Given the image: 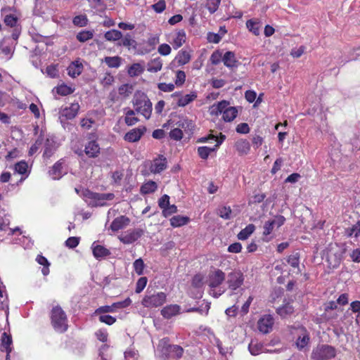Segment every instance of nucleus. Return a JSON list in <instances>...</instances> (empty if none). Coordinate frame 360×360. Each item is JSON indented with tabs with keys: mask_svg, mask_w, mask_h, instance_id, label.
Listing matches in <instances>:
<instances>
[{
	"mask_svg": "<svg viewBox=\"0 0 360 360\" xmlns=\"http://www.w3.org/2000/svg\"><path fill=\"white\" fill-rule=\"evenodd\" d=\"M162 68V60L160 57L155 58L147 64V70L150 72H158Z\"/></svg>",
	"mask_w": 360,
	"mask_h": 360,
	"instance_id": "29",
	"label": "nucleus"
},
{
	"mask_svg": "<svg viewBox=\"0 0 360 360\" xmlns=\"http://www.w3.org/2000/svg\"><path fill=\"white\" fill-rule=\"evenodd\" d=\"M167 159L163 155L155 158L150 166V170L153 174L162 172L167 168Z\"/></svg>",
	"mask_w": 360,
	"mask_h": 360,
	"instance_id": "17",
	"label": "nucleus"
},
{
	"mask_svg": "<svg viewBox=\"0 0 360 360\" xmlns=\"http://www.w3.org/2000/svg\"><path fill=\"white\" fill-rule=\"evenodd\" d=\"M221 0H207L206 8L210 13H214L219 8Z\"/></svg>",
	"mask_w": 360,
	"mask_h": 360,
	"instance_id": "56",
	"label": "nucleus"
},
{
	"mask_svg": "<svg viewBox=\"0 0 360 360\" xmlns=\"http://www.w3.org/2000/svg\"><path fill=\"white\" fill-rule=\"evenodd\" d=\"M143 234L141 229H129L122 233L120 236V240L124 244H131L140 238Z\"/></svg>",
	"mask_w": 360,
	"mask_h": 360,
	"instance_id": "12",
	"label": "nucleus"
},
{
	"mask_svg": "<svg viewBox=\"0 0 360 360\" xmlns=\"http://www.w3.org/2000/svg\"><path fill=\"white\" fill-rule=\"evenodd\" d=\"M50 0H36L34 14L38 16L44 17L46 14L49 7L47 3Z\"/></svg>",
	"mask_w": 360,
	"mask_h": 360,
	"instance_id": "23",
	"label": "nucleus"
},
{
	"mask_svg": "<svg viewBox=\"0 0 360 360\" xmlns=\"http://www.w3.org/2000/svg\"><path fill=\"white\" fill-rule=\"evenodd\" d=\"M84 152L89 158H96L100 153L99 145L96 141H91L85 146Z\"/></svg>",
	"mask_w": 360,
	"mask_h": 360,
	"instance_id": "22",
	"label": "nucleus"
},
{
	"mask_svg": "<svg viewBox=\"0 0 360 360\" xmlns=\"http://www.w3.org/2000/svg\"><path fill=\"white\" fill-rule=\"evenodd\" d=\"M218 214L224 219H230L232 217V211L229 206H221L218 209Z\"/></svg>",
	"mask_w": 360,
	"mask_h": 360,
	"instance_id": "51",
	"label": "nucleus"
},
{
	"mask_svg": "<svg viewBox=\"0 0 360 360\" xmlns=\"http://www.w3.org/2000/svg\"><path fill=\"white\" fill-rule=\"evenodd\" d=\"M196 98V92L192 91L188 94L181 96L177 101V105L179 107H185L186 105L195 100Z\"/></svg>",
	"mask_w": 360,
	"mask_h": 360,
	"instance_id": "33",
	"label": "nucleus"
},
{
	"mask_svg": "<svg viewBox=\"0 0 360 360\" xmlns=\"http://www.w3.org/2000/svg\"><path fill=\"white\" fill-rule=\"evenodd\" d=\"M337 350L332 345L320 344L312 349L311 358L313 360H330L335 358Z\"/></svg>",
	"mask_w": 360,
	"mask_h": 360,
	"instance_id": "5",
	"label": "nucleus"
},
{
	"mask_svg": "<svg viewBox=\"0 0 360 360\" xmlns=\"http://www.w3.org/2000/svg\"><path fill=\"white\" fill-rule=\"evenodd\" d=\"M235 148L240 155H247L250 150V144L248 140L240 139L236 142Z\"/></svg>",
	"mask_w": 360,
	"mask_h": 360,
	"instance_id": "26",
	"label": "nucleus"
},
{
	"mask_svg": "<svg viewBox=\"0 0 360 360\" xmlns=\"http://www.w3.org/2000/svg\"><path fill=\"white\" fill-rule=\"evenodd\" d=\"M310 337L309 333L304 328H300V333L296 340L297 347L301 350L307 347L309 342Z\"/></svg>",
	"mask_w": 360,
	"mask_h": 360,
	"instance_id": "20",
	"label": "nucleus"
},
{
	"mask_svg": "<svg viewBox=\"0 0 360 360\" xmlns=\"http://www.w3.org/2000/svg\"><path fill=\"white\" fill-rule=\"evenodd\" d=\"M188 221V217L181 215H176L170 219V224L173 227H180L186 225Z\"/></svg>",
	"mask_w": 360,
	"mask_h": 360,
	"instance_id": "42",
	"label": "nucleus"
},
{
	"mask_svg": "<svg viewBox=\"0 0 360 360\" xmlns=\"http://www.w3.org/2000/svg\"><path fill=\"white\" fill-rule=\"evenodd\" d=\"M287 262L292 268L297 269V273L301 272L300 269V255L298 252L289 255L287 258Z\"/></svg>",
	"mask_w": 360,
	"mask_h": 360,
	"instance_id": "45",
	"label": "nucleus"
},
{
	"mask_svg": "<svg viewBox=\"0 0 360 360\" xmlns=\"http://www.w3.org/2000/svg\"><path fill=\"white\" fill-rule=\"evenodd\" d=\"M135 110L124 109V122L128 126H133L139 122V118L135 117Z\"/></svg>",
	"mask_w": 360,
	"mask_h": 360,
	"instance_id": "36",
	"label": "nucleus"
},
{
	"mask_svg": "<svg viewBox=\"0 0 360 360\" xmlns=\"http://www.w3.org/2000/svg\"><path fill=\"white\" fill-rule=\"evenodd\" d=\"M203 276L201 274H196L192 280V285L195 288H200L203 285Z\"/></svg>",
	"mask_w": 360,
	"mask_h": 360,
	"instance_id": "64",
	"label": "nucleus"
},
{
	"mask_svg": "<svg viewBox=\"0 0 360 360\" xmlns=\"http://www.w3.org/2000/svg\"><path fill=\"white\" fill-rule=\"evenodd\" d=\"M85 201L92 207L105 206L107 201L112 200L115 195L112 193H94L89 190L82 191Z\"/></svg>",
	"mask_w": 360,
	"mask_h": 360,
	"instance_id": "4",
	"label": "nucleus"
},
{
	"mask_svg": "<svg viewBox=\"0 0 360 360\" xmlns=\"http://www.w3.org/2000/svg\"><path fill=\"white\" fill-rule=\"evenodd\" d=\"M129 223V219L125 216H120L114 219L112 221L110 229L112 232L118 231L126 227Z\"/></svg>",
	"mask_w": 360,
	"mask_h": 360,
	"instance_id": "19",
	"label": "nucleus"
},
{
	"mask_svg": "<svg viewBox=\"0 0 360 360\" xmlns=\"http://www.w3.org/2000/svg\"><path fill=\"white\" fill-rule=\"evenodd\" d=\"M184 354V349L177 345H170L167 338L161 339L155 351V356L160 360H167L169 358L179 359Z\"/></svg>",
	"mask_w": 360,
	"mask_h": 360,
	"instance_id": "1",
	"label": "nucleus"
},
{
	"mask_svg": "<svg viewBox=\"0 0 360 360\" xmlns=\"http://www.w3.org/2000/svg\"><path fill=\"white\" fill-rule=\"evenodd\" d=\"M51 324L53 328L59 332L63 333L68 329V320L64 311L60 307H55L51 310Z\"/></svg>",
	"mask_w": 360,
	"mask_h": 360,
	"instance_id": "6",
	"label": "nucleus"
},
{
	"mask_svg": "<svg viewBox=\"0 0 360 360\" xmlns=\"http://www.w3.org/2000/svg\"><path fill=\"white\" fill-rule=\"evenodd\" d=\"M248 350L252 355L256 356L264 352V345L256 340H252L248 345Z\"/></svg>",
	"mask_w": 360,
	"mask_h": 360,
	"instance_id": "31",
	"label": "nucleus"
},
{
	"mask_svg": "<svg viewBox=\"0 0 360 360\" xmlns=\"http://www.w3.org/2000/svg\"><path fill=\"white\" fill-rule=\"evenodd\" d=\"M178 127L183 129L185 131H191L194 127L192 120L184 118L178 122Z\"/></svg>",
	"mask_w": 360,
	"mask_h": 360,
	"instance_id": "49",
	"label": "nucleus"
},
{
	"mask_svg": "<svg viewBox=\"0 0 360 360\" xmlns=\"http://www.w3.org/2000/svg\"><path fill=\"white\" fill-rule=\"evenodd\" d=\"M103 62L110 68H118L121 65L122 58L120 56H106Z\"/></svg>",
	"mask_w": 360,
	"mask_h": 360,
	"instance_id": "38",
	"label": "nucleus"
},
{
	"mask_svg": "<svg viewBox=\"0 0 360 360\" xmlns=\"http://www.w3.org/2000/svg\"><path fill=\"white\" fill-rule=\"evenodd\" d=\"M144 71V67L139 63H134L128 68L127 73L130 77H136L141 75Z\"/></svg>",
	"mask_w": 360,
	"mask_h": 360,
	"instance_id": "41",
	"label": "nucleus"
},
{
	"mask_svg": "<svg viewBox=\"0 0 360 360\" xmlns=\"http://www.w3.org/2000/svg\"><path fill=\"white\" fill-rule=\"evenodd\" d=\"M216 150L217 149L214 146L213 148L200 146L198 148V154L202 159L206 160L209 157L210 154Z\"/></svg>",
	"mask_w": 360,
	"mask_h": 360,
	"instance_id": "46",
	"label": "nucleus"
},
{
	"mask_svg": "<svg viewBox=\"0 0 360 360\" xmlns=\"http://www.w3.org/2000/svg\"><path fill=\"white\" fill-rule=\"evenodd\" d=\"M255 230L254 224H248L245 229H242L238 234V238L241 240H246Z\"/></svg>",
	"mask_w": 360,
	"mask_h": 360,
	"instance_id": "43",
	"label": "nucleus"
},
{
	"mask_svg": "<svg viewBox=\"0 0 360 360\" xmlns=\"http://www.w3.org/2000/svg\"><path fill=\"white\" fill-rule=\"evenodd\" d=\"M57 148L56 142L52 139H47L44 146V157L49 158Z\"/></svg>",
	"mask_w": 360,
	"mask_h": 360,
	"instance_id": "30",
	"label": "nucleus"
},
{
	"mask_svg": "<svg viewBox=\"0 0 360 360\" xmlns=\"http://www.w3.org/2000/svg\"><path fill=\"white\" fill-rule=\"evenodd\" d=\"M67 70L70 77L75 78L82 73L83 65L79 60H75L70 64Z\"/></svg>",
	"mask_w": 360,
	"mask_h": 360,
	"instance_id": "24",
	"label": "nucleus"
},
{
	"mask_svg": "<svg viewBox=\"0 0 360 360\" xmlns=\"http://www.w3.org/2000/svg\"><path fill=\"white\" fill-rule=\"evenodd\" d=\"M134 271L138 275H142L143 274V269L145 267L144 262L142 259L139 258L134 261L133 264Z\"/></svg>",
	"mask_w": 360,
	"mask_h": 360,
	"instance_id": "55",
	"label": "nucleus"
},
{
	"mask_svg": "<svg viewBox=\"0 0 360 360\" xmlns=\"http://www.w3.org/2000/svg\"><path fill=\"white\" fill-rule=\"evenodd\" d=\"M15 172L18 174L25 175V177L21 178L22 182L28 176V165L25 161H20L15 165Z\"/></svg>",
	"mask_w": 360,
	"mask_h": 360,
	"instance_id": "40",
	"label": "nucleus"
},
{
	"mask_svg": "<svg viewBox=\"0 0 360 360\" xmlns=\"http://www.w3.org/2000/svg\"><path fill=\"white\" fill-rule=\"evenodd\" d=\"M94 37V32L91 30H82L77 34V39L80 42H85Z\"/></svg>",
	"mask_w": 360,
	"mask_h": 360,
	"instance_id": "48",
	"label": "nucleus"
},
{
	"mask_svg": "<svg viewBox=\"0 0 360 360\" xmlns=\"http://www.w3.org/2000/svg\"><path fill=\"white\" fill-rule=\"evenodd\" d=\"M79 108L78 103H73L69 107L62 109L60 111L59 117L61 124H63L65 120L75 118L79 112Z\"/></svg>",
	"mask_w": 360,
	"mask_h": 360,
	"instance_id": "13",
	"label": "nucleus"
},
{
	"mask_svg": "<svg viewBox=\"0 0 360 360\" xmlns=\"http://www.w3.org/2000/svg\"><path fill=\"white\" fill-rule=\"evenodd\" d=\"M63 165L64 160L62 159L53 165L49 172V174L52 179L58 180L67 173V169Z\"/></svg>",
	"mask_w": 360,
	"mask_h": 360,
	"instance_id": "15",
	"label": "nucleus"
},
{
	"mask_svg": "<svg viewBox=\"0 0 360 360\" xmlns=\"http://www.w3.org/2000/svg\"><path fill=\"white\" fill-rule=\"evenodd\" d=\"M346 233L348 236H354L355 238H357L360 235V220L351 228L347 229Z\"/></svg>",
	"mask_w": 360,
	"mask_h": 360,
	"instance_id": "53",
	"label": "nucleus"
},
{
	"mask_svg": "<svg viewBox=\"0 0 360 360\" xmlns=\"http://www.w3.org/2000/svg\"><path fill=\"white\" fill-rule=\"evenodd\" d=\"M285 218L282 215H276L274 218L265 221L263 226V236H269L275 229H278L284 224Z\"/></svg>",
	"mask_w": 360,
	"mask_h": 360,
	"instance_id": "9",
	"label": "nucleus"
},
{
	"mask_svg": "<svg viewBox=\"0 0 360 360\" xmlns=\"http://www.w3.org/2000/svg\"><path fill=\"white\" fill-rule=\"evenodd\" d=\"M147 281L148 280L146 277H141L138 280L135 290L136 293H140L141 291H143L147 284Z\"/></svg>",
	"mask_w": 360,
	"mask_h": 360,
	"instance_id": "63",
	"label": "nucleus"
},
{
	"mask_svg": "<svg viewBox=\"0 0 360 360\" xmlns=\"http://www.w3.org/2000/svg\"><path fill=\"white\" fill-rule=\"evenodd\" d=\"M225 280V274L220 269L215 270L209 275L208 285L210 288V295L217 298L224 292L221 288L216 290Z\"/></svg>",
	"mask_w": 360,
	"mask_h": 360,
	"instance_id": "7",
	"label": "nucleus"
},
{
	"mask_svg": "<svg viewBox=\"0 0 360 360\" xmlns=\"http://www.w3.org/2000/svg\"><path fill=\"white\" fill-rule=\"evenodd\" d=\"M146 131V129L145 127L132 129L124 135V139L126 141L130 143L136 142L141 139Z\"/></svg>",
	"mask_w": 360,
	"mask_h": 360,
	"instance_id": "16",
	"label": "nucleus"
},
{
	"mask_svg": "<svg viewBox=\"0 0 360 360\" xmlns=\"http://www.w3.org/2000/svg\"><path fill=\"white\" fill-rule=\"evenodd\" d=\"M133 91V86L129 84H124L118 89V93L120 96L126 98L131 94Z\"/></svg>",
	"mask_w": 360,
	"mask_h": 360,
	"instance_id": "50",
	"label": "nucleus"
},
{
	"mask_svg": "<svg viewBox=\"0 0 360 360\" xmlns=\"http://www.w3.org/2000/svg\"><path fill=\"white\" fill-rule=\"evenodd\" d=\"M223 56L222 51L220 50L214 51L210 58L211 63L214 65H218L222 61Z\"/></svg>",
	"mask_w": 360,
	"mask_h": 360,
	"instance_id": "54",
	"label": "nucleus"
},
{
	"mask_svg": "<svg viewBox=\"0 0 360 360\" xmlns=\"http://www.w3.org/2000/svg\"><path fill=\"white\" fill-rule=\"evenodd\" d=\"M276 312L282 318H286L294 312V307L290 303H286L278 307Z\"/></svg>",
	"mask_w": 360,
	"mask_h": 360,
	"instance_id": "35",
	"label": "nucleus"
},
{
	"mask_svg": "<svg viewBox=\"0 0 360 360\" xmlns=\"http://www.w3.org/2000/svg\"><path fill=\"white\" fill-rule=\"evenodd\" d=\"M166 298L167 295L163 292L146 295L142 300V304L148 308L158 307L162 306L166 302Z\"/></svg>",
	"mask_w": 360,
	"mask_h": 360,
	"instance_id": "8",
	"label": "nucleus"
},
{
	"mask_svg": "<svg viewBox=\"0 0 360 360\" xmlns=\"http://www.w3.org/2000/svg\"><path fill=\"white\" fill-rule=\"evenodd\" d=\"M190 60L191 55L188 51L185 50H181L174 59L179 65H186L190 61Z\"/></svg>",
	"mask_w": 360,
	"mask_h": 360,
	"instance_id": "37",
	"label": "nucleus"
},
{
	"mask_svg": "<svg viewBox=\"0 0 360 360\" xmlns=\"http://www.w3.org/2000/svg\"><path fill=\"white\" fill-rule=\"evenodd\" d=\"M222 61L224 65L229 68H237L238 65V61L233 51H226L223 56Z\"/></svg>",
	"mask_w": 360,
	"mask_h": 360,
	"instance_id": "21",
	"label": "nucleus"
},
{
	"mask_svg": "<svg viewBox=\"0 0 360 360\" xmlns=\"http://www.w3.org/2000/svg\"><path fill=\"white\" fill-rule=\"evenodd\" d=\"M135 111L142 115L146 119H149L152 112V103L143 93H137L132 100Z\"/></svg>",
	"mask_w": 360,
	"mask_h": 360,
	"instance_id": "3",
	"label": "nucleus"
},
{
	"mask_svg": "<svg viewBox=\"0 0 360 360\" xmlns=\"http://www.w3.org/2000/svg\"><path fill=\"white\" fill-rule=\"evenodd\" d=\"M158 188L157 184L153 181H148L144 183L141 187V194H149L154 193Z\"/></svg>",
	"mask_w": 360,
	"mask_h": 360,
	"instance_id": "39",
	"label": "nucleus"
},
{
	"mask_svg": "<svg viewBox=\"0 0 360 360\" xmlns=\"http://www.w3.org/2000/svg\"><path fill=\"white\" fill-rule=\"evenodd\" d=\"M37 262L43 265L44 267L41 269V272L44 276H47L49 274V262H48L47 259L44 257L42 255H38L36 259Z\"/></svg>",
	"mask_w": 360,
	"mask_h": 360,
	"instance_id": "47",
	"label": "nucleus"
},
{
	"mask_svg": "<svg viewBox=\"0 0 360 360\" xmlns=\"http://www.w3.org/2000/svg\"><path fill=\"white\" fill-rule=\"evenodd\" d=\"M98 319L101 323H105L108 326L112 325L116 321L115 317H113L110 315H106V314H100Z\"/></svg>",
	"mask_w": 360,
	"mask_h": 360,
	"instance_id": "59",
	"label": "nucleus"
},
{
	"mask_svg": "<svg viewBox=\"0 0 360 360\" xmlns=\"http://www.w3.org/2000/svg\"><path fill=\"white\" fill-rule=\"evenodd\" d=\"M91 249L94 257L97 259H103L110 255V251L103 245L94 242L91 245Z\"/></svg>",
	"mask_w": 360,
	"mask_h": 360,
	"instance_id": "18",
	"label": "nucleus"
},
{
	"mask_svg": "<svg viewBox=\"0 0 360 360\" xmlns=\"http://www.w3.org/2000/svg\"><path fill=\"white\" fill-rule=\"evenodd\" d=\"M229 105V103L226 101L218 102L211 107L210 113L215 116L222 114V119L225 122H231L237 117L238 111L237 108Z\"/></svg>",
	"mask_w": 360,
	"mask_h": 360,
	"instance_id": "2",
	"label": "nucleus"
},
{
	"mask_svg": "<svg viewBox=\"0 0 360 360\" xmlns=\"http://www.w3.org/2000/svg\"><path fill=\"white\" fill-rule=\"evenodd\" d=\"M169 136L175 141H180L183 138L182 130L179 128H174L169 132Z\"/></svg>",
	"mask_w": 360,
	"mask_h": 360,
	"instance_id": "61",
	"label": "nucleus"
},
{
	"mask_svg": "<svg viewBox=\"0 0 360 360\" xmlns=\"http://www.w3.org/2000/svg\"><path fill=\"white\" fill-rule=\"evenodd\" d=\"M104 38L108 41L115 42L122 38V33L117 30L112 29L104 34Z\"/></svg>",
	"mask_w": 360,
	"mask_h": 360,
	"instance_id": "34",
	"label": "nucleus"
},
{
	"mask_svg": "<svg viewBox=\"0 0 360 360\" xmlns=\"http://www.w3.org/2000/svg\"><path fill=\"white\" fill-rule=\"evenodd\" d=\"M185 81H186L185 72L182 70L176 71L175 80H174L175 84L177 86H181L184 84Z\"/></svg>",
	"mask_w": 360,
	"mask_h": 360,
	"instance_id": "58",
	"label": "nucleus"
},
{
	"mask_svg": "<svg viewBox=\"0 0 360 360\" xmlns=\"http://www.w3.org/2000/svg\"><path fill=\"white\" fill-rule=\"evenodd\" d=\"M274 319L270 314H266L261 317L257 322V327L259 330L264 333H269L273 327Z\"/></svg>",
	"mask_w": 360,
	"mask_h": 360,
	"instance_id": "14",
	"label": "nucleus"
},
{
	"mask_svg": "<svg viewBox=\"0 0 360 360\" xmlns=\"http://www.w3.org/2000/svg\"><path fill=\"white\" fill-rule=\"evenodd\" d=\"M121 39L122 41L120 44H119L120 45H122L129 49L130 48L135 49L136 47L137 43L130 34H126L124 37L122 36Z\"/></svg>",
	"mask_w": 360,
	"mask_h": 360,
	"instance_id": "44",
	"label": "nucleus"
},
{
	"mask_svg": "<svg viewBox=\"0 0 360 360\" xmlns=\"http://www.w3.org/2000/svg\"><path fill=\"white\" fill-rule=\"evenodd\" d=\"M74 91V88L72 86H68L65 84H62L60 85H58L56 87V92L59 95L61 96H67L69 94H71Z\"/></svg>",
	"mask_w": 360,
	"mask_h": 360,
	"instance_id": "52",
	"label": "nucleus"
},
{
	"mask_svg": "<svg viewBox=\"0 0 360 360\" xmlns=\"http://www.w3.org/2000/svg\"><path fill=\"white\" fill-rule=\"evenodd\" d=\"M1 344L0 346V349L1 351H5L6 352H11L12 351V338L11 335H8L6 333H4L1 336Z\"/></svg>",
	"mask_w": 360,
	"mask_h": 360,
	"instance_id": "32",
	"label": "nucleus"
},
{
	"mask_svg": "<svg viewBox=\"0 0 360 360\" xmlns=\"http://www.w3.org/2000/svg\"><path fill=\"white\" fill-rule=\"evenodd\" d=\"M152 8L157 13H161L166 8V3L165 0H159V1L151 6Z\"/></svg>",
	"mask_w": 360,
	"mask_h": 360,
	"instance_id": "62",
	"label": "nucleus"
},
{
	"mask_svg": "<svg viewBox=\"0 0 360 360\" xmlns=\"http://www.w3.org/2000/svg\"><path fill=\"white\" fill-rule=\"evenodd\" d=\"M95 335L96 338L103 342H106L108 339V333L105 328H100L96 333Z\"/></svg>",
	"mask_w": 360,
	"mask_h": 360,
	"instance_id": "57",
	"label": "nucleus"
},
{
	"mask_svg": "<svg viewBox=\"0 0 360 360\" xmlns=\"http://www.w3.org/2000/svg\"><path fill=\"white\" fill-rule=\"evenodd\" d=\"M125 360H138L139 353L133 349H129L124 352Z\"/></svg>",
	"mask_w": 360,
	"mask_h": 360,
	"instance_id": "60",
	"label": "nucleus"
},
{
	"mask_svg": "<svg viewBox=\"0 0 360 360\" xmlns=\"http://www.w3.org/2000/svg\"><path fill=\"white\" fill-rule=\"evenodd\" d=\"M180 311V307L178 304H169L161 310V314L165 319H170L177 315Z\"/></svg>",
	"mask_w": 360,
	"mask_h": 360,
	"instance_id": "25",
	"label": "nucleus"
},
{
	"mask_svg": "<svg viewBox=\"0 0 360 360\" xmlns=\"http://www.w3.org/2000/svg\"><path fill=\"white\" fill-rule=\"evenodd\" d=\"M131 303V300L130 298H127L123 301L115 302L111 305H105L98 307L96 309L95 314L114 313L116 312L118 309H122L129 306Z\"/></svg>",
	"mask_w": 360,
	"mask_h": 360,
	"instance_id": "11",
	"label": "nucleus"
},
{
	"mask_svg": "<svg viewBox=\"0 0 360 360\" xmlns=\"http://www.w3.org/2000/svg\"><path fill=\"white\" fill-rule=\"evenodd\" d=\"M186 39V32L184 30H179L176 34L174 38L173 39L172 46L174 49H177L181 47L185 42Z\"/></svg>",
	"mask_w": 360,
	"mask_h": 360,
	"instance_id": "28",
	"label": "nucleus"
},
{
	"mask_svg": "<svg viewBox=\"0 0 360 360\" xmlns=\"http://www.w3.org/2000/svg\"><path fill=\"white\" fill-rule=\"evenodd\" d=\"M244 279V275L240 271H233L227 275L226 284L231 290L234 291L242 286Z\"/></svg>",
	"mask_w": 360,
	"mask_h": 360,
	"instance_id": "10",
	"label": "nucleus"
},
{
	"mask_svg": "<svg viewBox=\"0 0 360 360\" xmlns=\"http://www.w3.org/2000/svg\"><path fill=\"white\" fill-rule=\"evenodd\" d=\"M246 27L254 35L258 36L260 34L261 21L259 19L253 18L247 20Z\"/></svg>",
	"mask_w": 360,
	"mask_h": 360,
	"instance_id": "27",
	"label": "nucleus"
}]
</instances>
